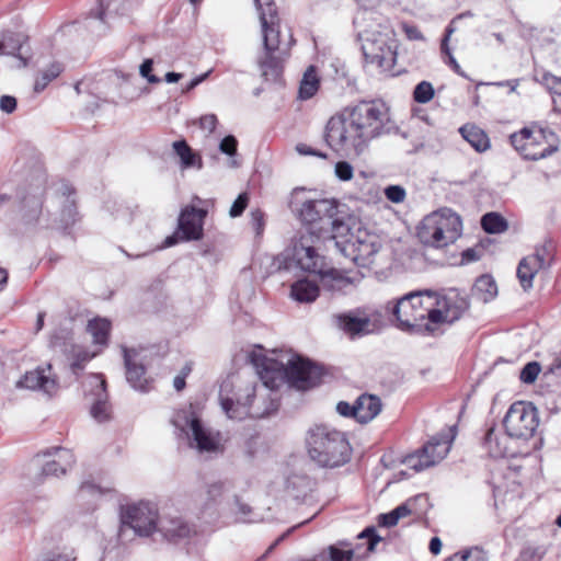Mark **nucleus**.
<instances>
[{
  "instance_id": "e2e57ef3",
  "label": "nucleus",
  "mask_w": 561,
  "mask_h": 561,
  "mask_svg": "<svg viewBox=\"0 0 561 561\" xmlns=\"http://www.w3.org/2000/svg\"><path fill=\"white\" fill-rule=\"evenodd\" d=\"M402 30H403L404 34L407 35V37L411 41H421L424 38L423 34L415 25L404 23V24H402Z\"/></svg>"
},
{
  "instance_id": "69168bd1",
  "label": "nucleus",
  "mask_w": 561,
  "mask_h": 561,
  "mask_svg": "<svg viewBox=\"0 0 561 561\" xmlns=\"http://www.w3.org/2000/svg\"><path fill=\"white\" fill-rule=\"evenodd\" d=\"M541 371L540 364L538 362H528L527 366V380L528 383H533Z\"/></svg>"
},
{
  "instance_id": "6e6552de",
  "label": "nucleus",
  "mask_w": 561,
  "mask_h": 561,
  "mask_svg": "<svg viewBox=\"0 0 561 561\" xmlns=\"http://www.w3.org/2000/svg\"><path fill=\"white\" fill-rule=\"evenodd\" d=\"M122 526L119 536L124 537L128 530L138 536H149L158 526L157 506L149 502L130 505L121 516Z\"/></svg>"
},
{
  "instance_id": "4be33fe9",
  "label": "nucleus",
  "mask_w": 561,
  "mask_h": 561,
  "mask_svg": "<svg viewBox=\"0 0 561 561\" xmlns=\"http://www.w3.org/2000/svg\"><path fill=\"white\" fill-rule=\"evenodd\" d=\"M457 434V426H450L447 432L438 433L423 446V453L435 459V465L443 460L450 450L451 443Z\"/></svg>"
},
{
  "instance_id": "c756f323",
  "label": "nucleus",
  "mask_w": 561,
  "mask_h": 561,
  "mask_svg": "<svg viewBox=\"0 0 561 561\" xmlns=\"http://www.w3.org/2000/svg\"><path fill=\"white\" fill-rule=\"evenodd\" d=\"M73 193L75 190L70 185L64 184L61 186V194L65 197V201L61 205L59 224L60 228L64 230L69 229L79 220L76 201L71 198Z\"/></svg>"
},
{
  "instance_id": "20e7f679",
  "label": "nucleus",
  "mask_w": 561,
  "mask_h": 561,
  "mask_svg": "<svg viewBox=\"0 0 561 561\" xmlns=\"http://www.w3.org/2000/svg\"><path fill=\"white\" fill-rule=\"evenodd\" d=\"M308 454L319 467L337 468L347 463L352 447L344 433L327 425H316L307 434Z\"/></svg>"
},
{
  "instance_id": "f257e3e1",
  "label": "nucleus",
  "mask_w": 561,
  "mask_h": 561,
  "mask_svg": "<svg viewBox=\"0 0 561 561\" xmlns=\"http://www.w3.org/2000/svg\"><path fill=\"white\" fill-rule=\"evenodd\" d=\"M251 360L260 369L263 385L271 392L257 396L255 386H248L244 400L240 397L234 399L225 396L231 387L230 383L225 382L220 387L219 401L229 419L265 417L277 411L279 400L273 391L283 383L299 391H307L319 386L324 375L321 366L298 355H289L284 363L262 354H253Z\"/></svg>"
},
{
  "instance_id": "37998d69",
  "label": "nucleus",
  "mask_w": 561,
  "mask_h": 561,
  "mask_svg": "<svg viewBox=\"0 0 561 561\" xmlns=\"http://www.w3.org/2000/svg\"><path fill=\"white\" fill-rule=\"evenodd\" d=\"M534 79L543 84L551 93L561 95V78L535 69Z\"/></svg>"
},
{
  "instance_id": "a19ab883",
  "label": "nucleus",
  "mask_w": 561,
  "mask_h": 561,
  "mask_svg": "<svg viewBox=\"0 0 561 561\" xmlns=\"http://www.w3.org/2000/svg\"><path fill=\"white\" fill-rule=\"evenodd\" d=\"M402 462L410 469L419 472L435 465V459L423 453V447L414 454L404 457Z\"/></svg>"
},
{
  "instance_id": "f03ea898",
  "label": "nucleus",
  "mask_w": 561,
  "mask_h": 561,
  "mask_svg": "<svg viewBox=\"0 0 561 561\" xmlns=\"http://www.w3.org/2000/svg\"><path fill=\"white\" fill-rule=\"evenodd\" d=\"M393 125L386 105L377 101H362L332 116L325 126L324 140L334 151L358 157L370 140L389 134Z\"/></svg>"
},
{
  "instance_id": "2eb2a0df",
  "label": "nucleus",
  "mask_w": 561,
  "mask_h": 561,
  "mask_svg": "<svg viewBox=\"0 0 561 561\" xmlns=\"http://www.w3.org/2000/svg\"><path fill=\"white\" fill-rule=\"evenodd\" d=\"M558 150V137L550 129L533 123L528 126V160L546 158Z\"/></svg>"
},
{
  "instance_id": "a211bd4d",
  "label": "nucleus",
  "mask_w": 561,
  "mask_h": 561,
  "mask_svg": "<svg viewBox=\"0 0 561 561\" xmlns=\"http://www.w3.org/2000/svg\"><path fill=\"white\" fill-rule=\"evenodd\" d=\"M190 428V444L199 453H216L220 449V434L211 428L205 427L197 417L186 420Z\"/></svg>"
},
{
  "instance_id": "49530a36",
  "label": "nucleus",
  "mask_w": 561,
  "mask_h": 561,
  "mask_svg": "<svg viewBox=\"0 0 561 561\" xmlns=\"http://www.w3.org/2000/svg\"><path fill=\"white\" fill-rule=\"evenodd\" d=\"M435 91L433 84L428 81H421L416 84L413 91V99L415 102L425 104L434 98Z\"/></svg>"
},
{
  "instance_id": "f3484780",
  "label": "nucleus",
  "mask_w": 561,
  "mask_h": 561,
  "mask_svg": "<svg viewBox=\"0 0 561 561\" xmlns=\"http://www.w3.org/2000/svg\"><path fill=\"white\" fill-rule=\"evenodd\" d=\"M434 301L435 307L442 309L440 323H454L459 320L470 307L469 298L456 288L450 289L443 297L436 294Z\"/></svg>"
},
{
  "instance_id": "79ce46f5",
  "label": "nucleus",
  "mask_w": 561,
  "mask_h": 561,
  "mask_svg": "<svg viewBox=\"0 0 561 561\" xmlns=\"http://www.w3.org/2000/svg\"><path fill=\"white\" fill-rule=\"evenodd\" d=\"M62 71L59 64H51L47 69L43 70L36 78L34 83V91L39 93L45 90L49 82L56 79Z\"/></svg>"
},
{
  "instance_id": "5fc2aeb1",
  "label": "nucleus",
  "mask_w": 561,
  "mask_h": 561,
  "mask_svg": "<svg viewBox=\"0 0 561 561\" xmlns=\"http://www.w3.org/2000/svg\"><path fill=\"white\" fill-rule=\"evenodd\" d=\"M238 147V140L234 136H226L219 144V150L230 157L236 156Z\"/></svg>"
},
{
  "instance_id": "aec40b11",
  "label": "nucleus",
  "mask_w": 561,
  "mask_h": 561,
  "mask_svg": "<svg viewBox=\"0 0 561 561\" xmlns=\"http://www.w3.org/2000/svg\"><path fill=\"white\" fill-rule=\"evenodd\" d=\"M123 357L126 368V380L137 391H149L148 380L145 378L146 368L141 363L136 360L138 355L135 348L123 346Z\"/></svg>"
},
{
  "instance_id": "c85d7f7f",
  "label": "nucleus",
  "mask_w": 561,
  "mask_h": 561,
  "mask_svg": "<svg viewBox=\"0 0 561 561\" xmlns=\"http://www.w3.org/2000/svg\"><path fill=\"white\" fill-rule=\"evenodd\" d=\"M330 233V238L335 240V247L341 251V247L344 242L337 241V239H350L353 234L351 233L350 224L345 220V216L340 215L339 207L336 208L335 215L322 226V236Z\"/></svg>"
},
{
  "instance_id": "603ef678",
  "label": "nucleus",
  "mask_w": 561,
  "mask_h": 561,
  "mask_svg": "<svg viewBox=\"0 0 561 561\" xmlns=\"http://www.w3.org/2000/svg\"><path fill=\"white\" fill-rule=\"evenodd\" d=\"M153 67V60L147 58L142 61L139 67V73L142 78L147 79L149 83H160L161 79L151 73Z\"/></svg>"
},
{
  "instance_id": "412c9836",
  "label": "nucleus",
  "mask_w": 561,
  "mask_h": 561,
  "mask_svg": "<svg viewBox=\"0 0 561 561\" xmlns=\"http://www.w3.org/2000/svg\"><path fill=\"white\" fill-rule=\"evenodd\" d=\"M526 402L520 400L513 403L506 412L503 425L506 435L512 439H519L526 442Z\"/></svg>"
},
{
  "instance_id": "dca6fc26",
  "label": "nucleus",
  "mask_w": 561,
  "mask_h": 561,
  "mask_svg": "<svg viewBox=\"0 0 561 561\" xmlns=\"http://www.w3.org/2000/svg\"><path fill=\"white\" fill-rule=\"evenodd\" d=\"M41 455L44 457L57 455L58 459L49 460L42 466L41 472L36 478V483H42L45 477H59L66 474L76 462L72 451L62 447L56 446L47 448L43 450ZM38 456L39 454L36 457Z\"/></svg>"
},
{
  "instance_id": "8fccbe9b",
  "label": "nucleus",
  "mask_w": 561,
  "mask_h": 561,
  "mask_svg": "<svg viewBox=\"0 0 561 561\" xmlns=\"http://www.w3.org/2000/svg\"><path fill=\"white\" fill-rule=\"evenodd\" d=\"M248 203H249L248 194L247 193L239 194V196L234 199V202L232 203V205L230 207V210H229L230 217L236 218V217L241 216L242 213L244 211V209L247 208Z\"/></svg>"
},
{
  "instance_id": "680f3d73",
  "label": "nucleus",
  "mask_w": 561,
  "mask_h": 561,
  "mask_svg": "<svg viewBox=\"0 0 561 561\" xmlns=\"http://www.w3.org/2000/svg\"><path fill=\"white\" fill-rule=\"evenodd\" d=\"M217 125V116L215 114H206L199 118V127L213 133Z\"/></svg>"
},
{
  "instance_id": "2f4dec72",
  "label": "nucleus",
  "mask_w": 561,
  "mask_h": 561,
  "mask_svg": "<svg viewBox=\"0 0 561 561\" xmlns=\"http://www.w3.org/2000/svg\"><path fill=\"white\" fill-rule=\"evenodd\" d=\"M471 295L476 299L486 304L497 296V286L490 274L479 276L471 289Z\"/></svg>"
},
{
  "instance_id": "864d4df0",
  "label": "nucleus",
  "mask_w": 561,
  "mask_h": 561,
  "mask_svg": "<svg viewBox=\"0 0 561 561\" xmlns=\"http://www.w3.org/2000/svg\"><path fill=\"white\" fill-rule=\"evenodd\" d=\"M385 195L392 203H402L405 198V190L400 185H389L385 188Z\"/></svg>"
},
{
  "instance_id": "c03bdc74",
  "label": "nucleus",
  "mask_w": 561,
  "mask_h": 561,
  "mask_svg": "<svg viewBox=\"0 0 561 561\" xmlns=\"http://www.w3.org/2000/svg\"><path fill=\"white\" fill-rule=\"evenodd\" d=\"M175 153L181 158L182 164L185 168L195 165L196 154L191 149L185 140H178L173 142Z\"/></svg>"
},
{
  "instance_id": "ea45409f",
  "label": "nucleus",
  "mask_w": 561,
  "mask_h": 561,
  "mask_svg": "<svg viewBox=\"0 0 561 561\" xmlns=\"http://www.w3.org/2000/svg\"><path fill=\"white\" fill-rule=\"evenodd\" d=\"M481 227L488 233H501L507 229V221L499 213H486L481 217Z\"/></svg>"
},
{
  "instance_id": "c9c22d12",
  "label": "nucleus",
  "mask_w": 561,
  "mask_h": 561,
  "mask_svg": "<svg viewBox=\"0 0 561 561\" xmlns=\"http://www.w3.org/2000/svg\"><path fill=\"white\" fill-rule=\"evenodd\" d=\"M461 136L478 151L483 152L490 147L486 134L474 125L466 124L459 128Z\"/></svg>"
},
{
  "instance_id": "0e129e2a",
  "label": "nucleus",
  "mask_w": 561,
  "mask_h": 561,
  "mask_svg": "<svg viewBox=\"0 0 561 561\" xmlns=\"http://www.w3.org/2000/svg\"><path fill=\"white\" fill-rule=\"evenodd\" d=\"M225 490V483L224 482H214L208 485L207 488V494L210 500L215 501L217 497H219Z\"/></svg>"
},
{
  "instance_id": "09e8293b",
  "label": "nucleus",
  "mask_w": 561,
  "mask_h": 561,
  "mask_svg": "<svg viewBox=\"0 0 561 561\" xmlns=\"http://www.w3.org/2000/svg\"><path fill=\"white\" fill-rule=\"evenodd\" d=\"M451 32H453V30H450V28L447 30V34L445 35V37L442 41L440 49H442L443 54L448 56V64L451 66L454 71L462 77H466V73L461 70L459 64L457 62V60L455 59V57L453 56V54L448 47V37Z\"/></svg>"
},
{
  "instance_id": "774afa93",
  "label": "nucleus",
  "mask_w": 561,
  "mask_h": 561,
  "mask_svg": "<svg viewBox=\"0 0 561 561\" xmlns=\"http://www.w3.org/2000/svg\"><path fill=\"white\" fill-rule=\"evenodd\" d=\"M41 561H76V558L67 553H51L44 557Z\"/></svg>"
},
{
  "instance_id": "e433bc0d",
  "label": "nucleus",
  "mask_w": 561,
  "mask_h": 561,
  "mask_svg": "<svg viewBox=\"0 0 561 561\" xmlns=\"http://www.w3.org/2000/svg\"><path fill=\"white\" fill-rule=\"evenodd\" d=\"M262 28L279 26L278 11L274 0H254Z\"/></svg>"
},
{
  "instance_id": "b1692460",
  "label": "nucleus",
  "mask_w": 561,
  "mask_h": 561,
  "mask_svg": "<svg viewBox=\"0 0 561 561\" xmlns=\"http://www.w3.org/2000/svg\"><path fill=\"white\" fill-rule=\"evenodd\" d=\"M28 42V36L24 32L3 31L0 34V56L8 55L19 58L23 66L27 65V58L23 57L20 51Z\"/></svg>"
},
{
  "instance_id": "4468645a",
  "label": "nucleus",
  "mask_w": 561,
  "mask_h": 561,
  "mask_svg": "<svg viewBox=\"0 0 561 561\" xmlns=\"http://www.w3.org/2000/svg\"><path fill=\"white\" fill-rule=\"evenodd\" d=\"M332 321L339 330L351 337L363 336L374 331L370 317L360 308L334 313Z\"/></svg>"
},
{
  "instance_id": "0eeeda50",
  "label": "nucleus",
  "mask_w": 561,
  "mask_h": 561,
  "mask_svg": "<svg viewBox=\"0 0 561 561\" xmlns=\"http://www.w3.org/2000/svg\"><path fill=\"white\" fill-rule=\"evenodd\" d=\"M461 229L460 216L444 208L424 217L417 228V237L425 245L444 248L460 237Z\"/></svg>"
},
{
  "instance_id": "ddd939ff",
  "label": "nucleus",
  "mask_w": 561,
  "mask_h": 561,
  "mask_svg": "<svg viewBox=\"0 0 561 561\" xmlns=\"http://www.w3.org/2000/svg\"><path fill=\"white\" fill-rule=\"evenodd\" d=\"M494 428L490 427L483 439V445L488 449L492 457H507V471L505 477L508 481L518 486L523 483V470H524V456H517L515 453H510L508 448H501L496 439L493 438Z\"/></svg>"
},
{
  "instance_id": "9d476101",
  "label": "nucleus",
  "mask_w": 561,
  "mask_h": 561,
  "mask_svg": "<svg viewBox=\"0 0 561 561\" xmlns=\"http://www.w3.org/2000/svg\"><path fill=\"white\" fill-rule=\"evenodd\" d=\"M380 248L381 243L376 234L358 231L356 236L345 240V244L341 247V253L351 257L356 264L366 266L373 262V257Z\"/></svg>"
},
{
  "instance_id": "f8f14e48",
  "label": "nucleus",
  "mask_w": 561,
  "mask_h": 561,
  "mask_svg": "<svg viewBox=\"0 0 561 561\" xmlns=\"http://www.w3.org/2000/svg\"><path fill=\"white\" fill-rule=\"evenodd\" d=\"M363 55L369 64H375L382 71H390L396 61V51L385 36L367 37L362 44Z\"/></svg>"
},
{
  "instance_id": "6e6d98bb",
  "label": "nucleus",
  "mask_w": 561,
  "mask_h": 561,
  "mask_svg": "<svg viewBox=\"0 0 561 561\" xmlns=\"http://www.w3.org/2000/svg\"><path fill=\"white\" fill-rule=\"evenodd\" d=\"M460 554L463 561H488L485 552L478 547L465 550Z\"/></svg>"
},
{
  "instance_id": "4d7b16f0",
  "label": "nucleus",
  "mask_w": 561,
  "mask_h": 561,
  "mask_svg": "<svg viewBox=\"0 0 561 561\" xmlns=\"http://www.w3.org/2000/svg\"><path fill=\"white\" fill-rule=\"evenodd\" d=\"M335 175L342 181H348L353 178V168L346 161H339L335 164Z\"/></svg>"
},
{
  "instance_id": "7ed1b4c3",
  "label": "nucleus",
  "mask_w": 561,
  "mask_h": 561,
  "mask_svg": "<svg viewBox=\"0 0 561 561\" xmlns=\"http://www.w3.org/2000/svg\"><path fill=\"white\" fill-rule=\"evenodd\" d=\"M436 291L431 289L411 291L393 307L392 313L402 331L416 334H434L442 322V309L435 307Z\"/></svg>"
},
{
  "instance_id": "f704fd0d",
  "label": "nucleus",
  "mask_w": 561,
  "mask_h": 561,
  "mask_svg": "<svg viewBox=\"0 0 561 561\" xmlns=\"http://www.w3.org/2000/svg\"><path fill=\"white\" fill-rule=\"evenodd\" d=\"M354 550L346 541L330 545L317 556V561H353Z\"/></svg>"
},
{
  "instance_id": "13d9d810",
  "label": "nucleus",
  "mask_w": 561,
  "mask_h": 561,
  "mask_svg": "<svg viewBox=\"0 0 561 561\" xmlns=\"http://www.w3.org/2000/svg\"><path fill=\"white\" fill-rule=\"evenodd\" d=\"M250 222L253 229L256 231L257 234H260L263 230L264 226V214L260 209H253L250 213Z\"/></svg>"
},
{
  "instance_id": "72a5a7b5",
  "label": "nucleus",
  "mask_w": 561,
  "mask_h": 561,
  "mask_svg": "<svg viewBox=\"0 0 561 561\" xmlns=\"http://www.w3.org/2000/svg\"><path fill=\"white\" fill-rule=\"evenodd\" d=\"M319 286L308 279H299L290 287V296L298 302H312L319 296Z\"/></svg>"
},
{
  "instance_id": "a878e982",
  "label": "nucleus",
  "mask_w": 561,
  "mask_h": 561,
  "mask_svg": "<svg viewBox=\"0 0 561 561\" xmlns=\"http://www.w3.org/2000/svg\"><path fill=\"white\" fill-rule=\"evenodd\" d=\"M92 378L98 392L95 393L96 399L91 407L90 413L96 422L104 423L111 417L110 405L107 403L106 382L101 375H93Z\"/></svg>"
},
{
  "instance_id": "7c9ffc66",
  "label": "nucleus",
  "mask_w": 561,
  "mask_h": 561,
  "mask_svg": "<svg viewBox=\"0 0 561 561\" xmlns=\"http://www.w3.org/2000/svg\"><path fill=\"white\" fill-rule=\"evenodd\" d=\"M130 7V0H99V7L92 9L90 18L104 22L105 18L112 14H125Z\"/></svg>"
},
{
  "instance_id": "393cba45",
  "label": "nucleus",
  "mask_w": 561,
  "mask_h": 561,
  "mask_svg": "<svg viewBox=\"0 0 561 561\" xmlns=\"http://www.w3.org/2000/svg\"><path fill=\"white\" fill-rule=\"evenodd\" d=\"M18 386L31 390L38 389L47 394H51L57 389V381L46 376L43 369H35L25 373L19 380Z\"/></svg>"
},
{
  "instance_id": "a18cd8bd",
  "label": "nucleus",
  "mask_w": 561,
  "mask_h": 561,
  "mask_svg": "<svg viewBox=\"0 0 561 561\" xmlns=\"http://www.w3.org/2000/svg\"><path fill=\"white\" fill-rule=\"evenodd\" d=\"M98 354L99 352L90 353L84 348H73V360L70 365L72 373L78 376L83 370L85 363Z\"/></svg>"
},
{
  "instance_id": "bf43d9fd",
  "label": "nucleus",
  "mask_w": 561,
  "mask_h": 561,
  "mask_svg": "<svg viewBox=\"0 0 561 561\" xmlns=\"http://www.w3.org/2000/svg\"><path fill=\"white\" fill-rule=\"evenodd\" d=\"M336 412L345 417H354L356 420V404H350L346 401H340L336 404Z\"/></svg>"
},
{
  "instance_id": "473e14b6",
  "label": "nucleus",
  "mask_w": 561,
  "mask_h": 561,
  "mask_svg": "<svg viewBox=\"0 0 561 561\" xmlns=\"http://www.w3.org/2000/svg\"><path fill=\"white\" fill-rule=\"evenodd\" d=\"M553 245L551 242H547L535 249L531 256L533 262H528V288L531 286V279L535 274L549 265L552 257Z\"/></svg>"
},
{
  "instance_id": "4c0bfd02",
  "label": "nucleus",
  "mask_w": 561,
  "mask_h": 561,
  "mask_svg": "<svg viewBox=\"0 0 561 561\" xmlns=\"http://www.w3.org/2000/svg\"><path fill=\"white\" fill-rule=\"evenodd\" d=\"M111 322L106 319H94L88 323V332L92 335L93 343L105 346L108 342Z\"/></svg>"
},
{
  "instance_id": "bb28decb",
  "label": "nucleus",
  "mask_w": 561,
  "mask_h": 561,
  "mask_svg": "<svg viewBox=\"0 0 561 561\" xmlns=\"http://www.w3.org/2000/svg\"><path fill=\"white\" fill-rule=\"evenodd\" d=\"M356 421L366 424L374 420L381 411L382 404L379 397L363 393L356 401Z\"/></svg>"
},
{
  "instance_id": "9b49d317",
  "label": "nucleus",
  "mask_w": 561,
  "mask_h": 561,
  "mask_svg": "<svg viewBox=\"0 0 561 561\" xmlns=\"http://www.w3.org/2000/svg\"><path fill=\"white\" fill-rule=\"evenodd\" d=\"M337 207L339 203L335 199H306L296 211L302 224L317 226L316 233L322 236V226L335 215Z\"/></svg>"
},
{
  "instance_id": "338daca9",
  "label": "nucleus",
  "mask_w": 561,
  "mask_h": 561,
  "mask_svg": "<svg viewBox=\"0 0 561 561\" xmlns=\"http://www.w3.org/2000/svg\"><path fill=\"white\" fill-rule=\"evenodd\" d=\"M481 255L474 248L466 249L461 253V264H468L480 260Z\"/></svg>"
},
{
  "instance_id": "052dcab7",
  "label": "nucleus",
  "mask_w": 561,
  "mask_h": 561,
  "mask_svg": "<svg viewBox=\"0 0 561 561\" xmlns=\"http://www.w3.org/2000/svg\"><path fill=\"white\" fill-rule=\"evenodd\" d=\"M16 99L11 95H2L0 98V110L7 114H11L16 110Z\"/></svg>"
},
{
  "instance_id": "39448f33",
  "label": "nucleus",
  "mask_w": 561,
  "mask_h": 561,
  "mask_svg": "<svg viewBox=\"0 0 561 561\" xmlns=\"http://www.w3.org/2000/svg\"><path fill=\"white\" fill-rule=\"evenodd\" d=\"M263 49L257 57V65L265 81L279 82L284 62L290 55L295 39L290 30L285 34L279 26L262 28Z\"/></svg>"
},
{
  "instance_id": "1a4fd4ad",
  "label": "nucleus",
  "mask_w": 561,
  "mask_h": 561,
  "mask_svg": "<svg viewBox=\"0 0 561 561\" xmlns=\"http://www.w3.org/2000/svg\"><path fill=\"white\" fill-rule=\"evenodd\" d=\"M45 192L46 179L43 174H38L19 188L18 197L24 225L35 226L38 222L43 211Z\"/></svg>"
},
{
  "instance_id": "423d86ee",
  "label": "nucleus",
  "mask_w": 561,
  "mask_h": 561,
  "mask_svg": "<svg viewBox=\"0 0 561 561\" xmlns=\"http://www.w3.org/2000/svg\"><path fill=\"white\" fill-rule=\"evenodd\" d=\"M322 236L316 233L313 229H308L301 233L293 244V260L297 266L308 273L319 274L327 276L324 271L325 262L324 256L319 254L318 243H320ZM328 276L331 277L333 289H343L351 285V280L339 274L337 271H331Z\"/></svg>"
},
{
  "instance_id": "3c124183",
  "label": "nucleus",
  "mask_w": 561,
  "mask_h": 561,
  "mask_svg": "<svg viewBox=\"0 0 561 561\" xmlns=\"http://www.w3.org/2000/svg\"><path fill=\"white\" fill-rule=\"evenodd\" d=\"M357 537L359 539H368L367 550L369 552L374 551L376 545L381 540L380 536L376 533V528L374 526L366 527Z\"/></svg>"
},
{
  "instance_id": "6ab92c4d",
  "label": "nucleus",
  "mask_w": 561,
  "mask_h": 561,
  "mask_svg": "<svg viewBox=\"0 0 561 561\" xmlns=\"http://www.w3.org/2000/svg\"><path fill=\"white\" fill-rule=\"evenodd\" d=\"M207 211L203 208L186 206L179 216V231L181 239L185 241L199 240L203 238V224Z\"/></svg>"
},
{
  "instance_id": "cd10ccee",
  "label": "nucleus",
  "mask_w": 561,
  "mask_h": 561,
  "mask_svg": "<svg viewBox=\"0 0 561 561\" xmlns=\"http://www.w3.org/2000/svg\"><path fill=\"white\" fill-rule=\"evenodd\" d=\"M421 500L425 501L426 499L423 495L410 497L389 513L380 514L378 516V525L387 528L396 526L401 518L415 512V504Z\"/></svg>"
},
{
  "instance_id": "58836bf2",
  "label": "nucleus",
  "mask_w": 561,
  "mask_h": 561,
  "mask_svg": "<svg viewBox=\"0 0 561 561\" xmlns=\"http://www.w3.org/2000/svg\"><path fill=\"white\" fill-rule=\"evenodd\" d=\"M319 89V79L316 72V68L310 66L304 73L302 80L299 87V96L302 100L312 98Z\"/></svg>"
},
{
  "instance_id": "5701e85b",
  "label": "nucleus",
  "mask_w": 561,
  "mask_h": 561,
  "mask_svg": "<svg viewBox=\"0 0 561 561\" xmlns=\"http://www.w3.org/2000/svg\"><path fill=\"white\" fill-rule=\"evenodd\" d=\"M157 530L169 541H180L188 538L193 528L181 517L163 516L159 518Z\"/></svg>"
},
{
  "instance_id": "de8ad7c7",
  "label": "nucleus",
  "mask_w": 561,
  "mask_h": 561,
  "mask_svg": "<svg viewBox=\"0 0 561 561\" xmlns=\"http://www.w3.org/2000/svg\"><path fill=\"white\" fill-rule=\"evenodd\" d=\"M510 140L515 150L523 158H526V126L520 128L519 131L512 134Z\"/></svg>"
}]
</instances>
